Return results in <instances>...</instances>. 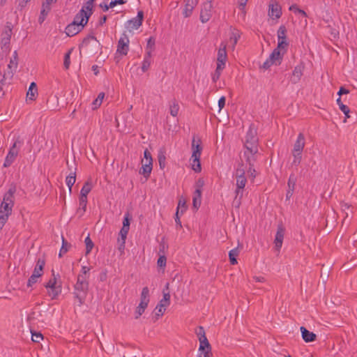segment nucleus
Masks as SVG:
<instances>
[{
  "mask_svg": "<svg viewBox=\"0 0 357 357\" xmlns=\"http://www.w3.org/2000/svg\"><path fill=\"white\" fill-rule=\"evenodd\" d=\"M89 290V282L83 276H77V282L74 285V296L79 303V305L84 303Z\"/></svg>",
  "mask_w": 357,
  "mask_h": 357,
  "instance_id": "f257e3e1",
  "label": "nucleus"
},
{
  "mask_svg": "<svg viewBox=\"0 0 357 357\" xmlns=\"http://www.w3.org/2000/svg\"><path fill=\"white\" fill-rule=\"evenodd\" d=\"M196 140L195 138L193 137L192 141V153L190 158L192 169L195 172H200L202 170L201 163H200V157L202 151V147L200 144L201 141L198 139L197 144H195Z\"/></svg>",
  "mask_w": 357,
  "mask_h": 357,
  "instance_id": "f03ea898",
  "label": "nucleus"
},
{
  "mask_svg": "<svg viewBox=\"0 0 357 357\" xmlns=\"http://www.w3.org/2000/svg\"><path fill=\"white\" fill-rule=\"evenodd\" d=\"M16 190L15 187L10 188L3 195V200L0 205V211L3 213L10 215L14 206V194Z\"/></svg>",
  "mask_w": 357,
  "mask_h": 357,
  "instance_id": "7ed1b4c3",
  "label": "nucleus"
},
{
  "mask_svg": "<svg viewBox=\"0 0 357 357\" xmlns=\"http://www.w3.org/2000/svg\"><path fill=\"white\" fill-rule=\"evenodd\" d=\"M23 144V141L20 139V137H18L14 142L13 146L10 149L4 163L3 167H8L11 165V164L14 162L15 160V158L18 155L19 149L20 146Z\"/></svg>",
  "mask_w": 357,
  "mask_h": 357,
  "instance_id": "20e7f679",
  "label": "nucleus"
},
{
  "mask_svg": "<svg viewBox=\"0 0 357 357\" xmlns=\"http://www.w3.org/2000/svg\"><path fill=\"white\" fill-rule=\"evenodd\" d=\"M244 149H258V138L257 131L254 128L250 127L246 133L244 142Z\"/></svg>",
  "mask_w": 357,
  "mask_h": 357,
  "instance_id": "39448f33",
  "label": "nucleus"
},
{
  "mask_svg": "<svg viewBox=\"0 0 357 357\" xmlns=\"http://www.w3.org/2000/svg\"><path fill=\"white\" fill-rule=\"evenodd\" d=\"M236 189H235V198L233 204L238 208L241 204V200L243 195V190L247 183L246 177H241L236 178Z\"/></svg>",
  "mask_w": 357,
  "mask_h": 357,
  "instance_id": "423d86ee",
  "label": "nucleus"
},
{
  "mask_svg": "<svg viewBox=\"0 0 357 357\" xmlns=\"http://www.w3.org/2000/svg\"><path fill=\"white\" fill-rule=\"evenodd\" d=\"M149 303V289L147 287L142 289L140 303L135 311V319H138L144 312Z\"/></svg>",
  "mask_w": 357,
  "mask_h": 357,
  "instance_id": "0eeeda50",
  "label": "nucleus"
},
{
  "mask_svg": "<svg viewBox=\"0 0 357 357\" xmlns=\"http://www.w3.org/2000/svg\"><path fill=\"white\" fill-rule=\"evenodd\" d=\"M213 4L211 0H207L204 3L200 11V20L202 23H206L212 17Z\"/></svg>",
  "mask_w": 357,
  "mask_h": 357,
  "instance_id": "6e6552de",
  "label": "nucleus"
},
{
  "mask_svg": "<svg viewBox=\"0 0 357 357\" xmlns=\"http://www.w3.org/2000/svg\"><path fill=\"white\" fill-rule=\"evenodd\" d=\"M129 43L130 40L128 35L123 33L118 41L117 52L123 56L127 55L129 51Z\"/></svg>",
  "mask_w": 357,
  "mask_h": 357,
  "instance_id": "1a4fd4ad",
  "label": "nucleus"
},
{
  "mask_svg": "<svg viewBox=\"0 0 357 357\" xmlns=\"http://www.w3.org/2000/svg\"><path fill=\"white\" fill-rule=\"evenodd\" d=\"M284 234L285 228L283 226L282 223L278 224L274 240L275 250L278 252H280V248H282Z\"/></svg>",
  "mask_w": 357,
  "mask_h": 357,
  "instance_id": "9d476101",
  "label": "nucleus"
},
{
  "mask_svg": "<svg viewBox=\"0 0 357 357\" xmlns=\"http://www.w3.org/2000/svg\"><path fill=\"white\" fill-rule=\"evenodd\" d=\"M144 13L140 10L137 13V17L128 20L126 24V27L129 31L137 29L142 24Z\"/></svg>",
  "mask_w": 357,
  "mask_h": 357,
  "instance_id": "9b49d317",
  "label": "nucleus"
},
{
  "mask_svg": "<svg viewBox=\"0 0 357 357\" xmlns=\"http://www.w3.org/2000/svg\"><path fill=\"white\" fill-rule=\"evenodd\" d=\"M259 155L258 149H247L243 151V158L246 164L249 166H255V162L257 161Z\"/></svg>",
  "mask_w": 357,
  "mask_h": 357,
  "instance_id": "f8f14e48",
  "label": "nucleus"
},
{
  "mask_svg": "<svg viewBox=\"0 0 357 357\" xmlns=\"http://www.w3.org/2000/svg\"><path fill=\"white\" fill-rule=\"evenodd\" d=\"M227 45L224 43L220 44L218 52L217 65L225 67V63L227 59V54L226 50Z\"/></svg>",
  "mask_w": 357,
  "mask_h": 357,
  "instance_id": "ddd939ff",
  "label": "nucleus"
},
{
  "mask_svg": "<svg viewBox=\"0 0 357 357\" xmlns=\"http://www.w3.org/2000/svg\"><path fill=\"white\" fill-rule=\"evenodd\" d=\"M197 3L198 0H185V7L183 11V15L185 17H188L192 15Z\"/></svg>",
  "mask_w": 357,
  "mask_h": 357,
  "instance_id": "4468645a",
  "label": "nucleus"
},
{
  "mask_svg": "<svg viewBox=\"0 0 357 357\" xmlns=\"http://www.w3.org/2000/svg\"><path fill=\"white\" fill-rule=\"evenodd\" d=\"M286 52L282 51L280 49H274L272 53L270 54L268 59L275 65H280L281 63L282 57Z\"/></svg>",
  "mask_w": 357,
  "mask_h": 357,
  "instance_id": "2eb2a0df",
  "label": "nucleus"
},
{
  "mask_svg": "<svg viewBox=\"0 0 357 357\" xmlns=\"http://www.w3.org/2000/svg\"><path fill=\"white\" fill-rule=\"evenodd\" d=\"M83 27H82V24L71 22L66 26V33L68 36H73L77 34L79 31H81Z\"/></svg>",
  "mask_w": 357,
  "mask_h": 357,
  "instance_id": "dca6fc26",
  "label": "nucleus"
},
{
  "mask_svg": "<svg viewBox=\"0 0 357 357\" xmlns=\"http://www.w3.org/2000/svg\"><path fill=\"white\" fill-rule=\"evenodd\" d=\"M12 35V29L9 26L6 27L1 35V47H8L10 44Z\"/></svg>",
  "mask_w": 357,
  "mask_h": 357,
  "instance_id": "f3484780",
  "label": "nucleus"
},
{
  "mask_svg": "<svg viewBox=\"0 0 357 357\" xmlns=\"http://www.w3.org/2000/svg\"><path fill=\"white\" fill-rule=\"evenodd\" d=\"M305 146V137L303 134L300 133L297 137L296 141L294 143V149L292 152L302 153Z\"/></svg>",
  "mask_w": 357,
  "mask_h": 357,
  "instance_id": "a211bd4d",
  "label": "nucleus"
},
{
  "mask_svg": "<svg viewBox=\"0 0 357 357\" xmlns=\"http://www.w3.org/2000/svg\"><path fill=\"white\" fill-rule=\"evenodd\" d=\"M300 330L301 332L302 338L305 342H311L316 340V334L309 331L305 327L301 326Z\"/></svg>",
  "mask_w": 357,
  "mask_h": 357,
  "instance_id": "6ab92c4d",
  "label": "nucleus"
},
{
  "mask_svg": "<svg viewBox=\"0 0 357 357\" xmlns=\"http://www.w3.org/2000/svg\"><path fill=\"white\" fill-rule=\"evenodd\" d=\"M269 15L278 19L282 15L281 7L277 2H273L269 5Z\"/></svg>",
  "mask_w": 357,
  "mask_h": 357,
  "instance_id": "aec40b11",
  "label": "nucleus"
},
{
  "mask_svg": "<svg viewBox=\"0 0 357 357\" xmlns=\"http://www.w3.org/2000/svg\"><path fill=\"white\" fill-rule=\"evenodd\" d=\"M84 10H80L79 12L75 15L73 21L72 22H75V24H82V27L87 24L89 21V15L86 16L84 14Z\"/></svg>",
  "mask_w": 357,
  "mask_h": 357,
  "instance_id": "412c9836",
  "label": "nucleus"
},
{
  "mask_svg": "<svg viewBox=\"0 0 357 357\" xmlns=\"http://www.w3.org/2000/svg\"><path fill=\"white\" fill-rule=\"evenodd\" d=\"M303 66L301 65L296 66L292 73L291 81L292 83L296 84L299 82L301 76L303 75Z\"/></svg>",
  "mask_w": 357,
  "mask_h": 357,
  "instance_id": "4be33fe9",
  "label": "nucleus"
},
{
  "mask_svg": "<svg viewBox=\"0 0 357 357\" xmlns=\"http://www.w3.org/2000/svg\"><path fill=\"white\" fill-rule=\"evenodd\" d=\"M45 264V261L44 259L39 258L37 260L36 265L35 266V268L33 270V272L32 274L38 276L40 278L43 274V268Z\"/></svg>",
  "mask_w": 357,
  "mask_h": 357,
  "instance_id": "5701e85b",
  "label": "nucleus"
},
{
  "mask_svg": "<svg viewBox=\"0 0 357 357\" xmlns=\"http://www.w3.org/2000/svg\"><path fill=\"white\" fill-rule=\"evenodd\" d=\"M142 167L139 170V174H142L147 179L152 171L153 162H149V164H144V160H142Z\"/></svg>",
  "mask_w": 357,
  "mask_h": 357,
  "instance_id": "b1692460",
  "label": "nucleus"
},
{
  "mask_svg": "<svg viewBox=\"0 0 357 357\" xmlns=\"http://www.w3.org/2000/svg\"><path fill=\"white\" fill-rule=\"evenodd\" d=\"M38 94V89L35 82H31L26 93V99L34 100Z\"/></svg>",
  "mask_w": 357,
  "mask_h": 357,
  "instance_id": "393cba45",
  "label": "nucleus"
},
{
  "mask_svg": "<svg viewBox=\"0 0 357 357\" xmlns=\"http://www.w3.org/2000/svg\"><path fill=\"white\" fill-rule=\"evenodd\" d=\"M18 66V55L17 51L13 52V56L10 58L8 68L15 72Z\"/></svg>",
  "mask_w": 357,
  "mask_h": 357,
  "instance_id": "a878e982",
  "label": "nucleus"
},
{
  "mask_svg": "<svg viewBox=\"0 0 357 357\" xmlns=\"http://www.w3.org/2000/svg\"><path fill=\"white\" fill-rule=\"evenodd\" d=\"M95 0H88L81 10H84V15H89V18L93 13V3Z\"/></svg>",
  "mask_w": 357,
  "mask_h": 357,
  "instance_id": "bb28decb",
  "label": "nucleus"
},
{
  "mask_svg": "<svg viewBox=\"0 0 357 357\" xmlns=\"http://www.w3.org/2000/svg\"><path fill=\"white\" fill-rule=\"evenodd\" d=\"M202 200V190L200 189H197L195 191L193 199H192V206L195 209H198L201 205Z\"/></svg>",
  "mask_w": 357,
  "mask_h": 357,
  "instance_id": "cd10ccee",
  "label": "nucleus"
},
{
  "mask_svg": "<svg viewBox=\"0 0 357 357\" xmlns=\"http://www.w3.org/2000/svg\"><path fill=\"white\" fill-rule=\"evenodd\" d=\"M61 293V284H58L56 286L50 287L49 289H47V294L52 298V299H55Z\"/></svg>",
  "mask_w": 357,
  "mask_h": 357,
  "instance_id": "c85d7f7f",
  "label": "nucleus"
},
{
  "mask_svg": "<svg viewBox=\"0 0 357 357\" xmlns=\"http://www.w3.org/2000/svg\"><path fill=\"white\" fill-rule=\"evenodd\" d=\"M87 202L88 201H87L86 197L79 196V207L77 209V213L79 214L80 216H82L86 211Z\"/></svg>",
  "mask_w": 357,
  "mask_h": 357,
  "instance_id": "c756f323",
  "label": "nucleus"
},
{
  "mask_svg": "<svg viewBox=\"0 0 357 357\" xmlns=\"http://www.w3.org/2000/svg\"><path fill=\"white\" fill-rule=\"evenodd\" d=\"M91 189H92L91 181L88 180L87 181H86L84 183L82 188L81 189L80 196L87 197V195L91 192Z\"/></svg>",
  "mask_w": 357,
  "mask_h": 357,
  "instance_id": "7c9ffc66",
  "label": "nucleus"
},
{
  "mask_svg": "<svg viewBox=\"0 0 357 357\" xmlns=\"http://www.w3.org/2000/svg\"><path fill=\"white\" fill-rule=\"evenodd\" d=\"M241 32L238 30L234 29L231 33L229 38V40L231 42H233L232 47L234 48L235 45L238 43V40L241 38Z\"/></svg>",
  "mask_w": 357,
  "mask_h": 357,
  "instance_id": "2f4dec72",
  "label": "nucleus"
},
{
  "mask_svg": "<svg viewBox=\"0 0 357 357\" xmlns=\"http://www.w3.org/2000/svg\"><path fill=\"white\" fill-rule=\"evenodd\" d=\"M76 181V174L75 172L71 173L69 176H68L66 178V184L69 188V192H72V187L75 183Z\"/></svg>",
  "mask_w": 357,
  "mask_h": 357,
  "instance_id": "473e14b6",
  "label": "nucleus"
},
{
  "mask_svg": "<svg viewBox=\"0 0 357 357\" xmlns=\"http://www.w3.org/2000/svg\"><path fill=\"white\" fill-rule=\"evenodd\" d=\"M70 247V243H68V241L64 238V237L62 236V246L60 249L59 257H61L63 254L66 253L68 251Z\"/></svg>",
  "mask_w": 357,
  "mask_h": 357,
  "instance_id": "72a5a7b5",
  "label": "nucleus"
},
{
  "mask_svg": "<svg viewBox=\"0 0 357 357\" xmlns=\"http://www.w3.org/2000/svg\"><path fill=\"white\" fill-rule=\"evenodd\" d=\"M199 340L200 342V345L206 347V351L204 352V357H210V356L211 355V346L207 338H199Z\"/></svg>",
  "mask_w": 357,
  "mask_h": 357,
  "instance_id": "f704fd0d",
  "label": "nucleus"
},
{
  "mask_svg": "<svg viewBox=\"0 0 357 357\" xmlns=\"http://www.w3.org/2000/svg\"><path fill=\"white\" fill-rule=\"evenodd\" d=\"M179 111L178 104L175 101H172L169 103V112L172 116H176Z\"/></svg>",
  "mask_w": 357,
  "mask_h": 357,
  "instance_id": "c9c22d12",
  "label": "nucleus"
},
{
  "mask_svg": "<svg viewBox=\"0 0 357 357\" xmlns=\"http://www.w3.org/2000/svg\"><path fill=\"white\" fill-rule=\"evenodd\" d=\"M239 254V250L238 248H234L229 251V257L231 264L234 265L237 264L236 257Z\"/></svg>",
  "mask_w": 357,
  "mask_h": 357,
  "instance_id": "e433bc0d",
  "label": "nucleus"
},
{
  "mask_svg": "<svg viewBox=\"0 0 357 357\" xmlns=\"http://www.w3.org/2000/svg\"><path fill=\"white\" fill-rule=\"evenodd\" d=\"M289 46V43L287 41V38L278 40V46L277 49H280L282 51L287 52V47Z\"/></svg>",
  "mask_w": 357,
  "mask_h": 357,
  "instance_id": "4c0bfd02",
  "label": "nucleus"
},
{
  "mask_svg": "<svg viewBox=\"0 0 357 357\" xmlns=\"http://www.w3.org/2000/svg\"><path fill=\"white\" fill-rule=\"evenodd\" d=\"M224 68H225L224 66H221L220 65H217L216 69L212 76V79L214 82H216L219 79L221 73Z\"/></svg>",
  "mask_w": 357,
  "mask_h": 357,
  "instance_id": "58836bf2",
  "label": "nucleus"
},
{
  "mask_svg": "<svg viewBox=\"0 0 357 357\" xmlns=\"http://www.w3.org/2000/svg\"><path fill=\"white\" fill-rule=\"evenodd\" d=\"M287 29L284 25H281L277 32L278 40L287 38Z\"/></svg>",
  "mask_w": 357,
  "mask_h": 357,
  "instance_id": "ea45409f",
  "label": "nucleus"
},
{
  "mask_svg": "<svg viewBox=\"0 0 357 357\" xmlns=\"http://www.w3.org/2000/svg\"><path fill=\"white\" fill-rule=\"evenodd\" d=\"M73 50V48L70 49L64 56L63 66L66 70L69 68L70 65V54Z\"/></svg>",
  "mask_w": 357,
  "mask_h": 357,
  "instance_id": "a19ab883",
  "label": "nucleus"
},
{
  "mask_svg": "<svg viewBox=\"0 0 357 357\" xmlns=\"http://www.w3.org/2000/svg\"><path fill=\"white\" fill-rule=\"evenodd\" d=\"M337 105H339V107H340V110H341V111H342V112H343V113H344V114L347 117H349L348 114H349V107H348L347 105H344V104L342 102L340 97L337 98Z\"/></svg>",
  "mask_w": 357,
  "mask_h": 357,
  "instance_id": "79ce46f5",
  "label": "nucleus"
},
{
  "mask_svg": "<svg viewBox=\"0 0 357 357\" xmlns=\"http://www.w3.org/2000/svg\"><path fill=\"white\" fill-rule=\"evenodd\" d=\"M294 160L292 161V165L298 166L302 160V153L292 152Z\"/></svg>",
  "mask_w": 357,
  "mask_h": 357,
  "instance_id": "37998d69",
  "label": "nucleus"
},
{
  "mask_svg": "<svg viewBox=\"0 0 357 357\" xmlns=\"http://www.w3.org/2000/svg\"><path fill=\"white\" fill-rule=\"evenodd\" d=\"M84 242L86 244V255H87L91 252L94 245L89 236L85 238Z\"/></svg>",
  "mask_w": 357,
  "mask_h": 357,
  "instance_id": "c03bdc74",
  "label": "nucleus"
},
{
  "mask_svg": "<svg viewBox=\"0 0 357 357\" xmlns=\"http://www.w3.org/2000/svg\"><path fill=\"white\" fill-rule=\"evenodd\" d=\"M186 202L185 199H179L178 206H177V211H180L181 213H183L186 210Z\"/></svg>",
  "mask_w": 357,
  "mask_h": 357,
  "instance_id": "a18cd8bd",
  "label": "nucleus"
},
{
  "mask_svg": "<svg viewBox=\"0 0 357 357\" xmlns=\"http://www.w3.org/2000/svg\"><path fill=\"white\" fill-rule=\"evenodd\" d=\"M8 218L9 215L3 213L2 211H0V231L2 229L3 227L7 222Z\"/></svg>",
  "mask_w": 357,
  "mask_h": 357,
  "instance_id": "49530a36",
  "label": "nucleus"
},
{
  "mask_svg": "<svg viewBox=\"0 0 357 357\" xmlns=\"http://www.w3.org/2000/svg\"><path fill=\"white\" fill-rule=\"evenodd\" d=\"M289 10L291 11H294V13H299V14L302 15L303 17L307 16L306 13L304 10L298 8L296 4L291 5L289 7Z\"/></svg>",
  "mask_w": 357,
  "mask_h": 357,
  "instance_id": "de8ad7c7",
  "label": "nucleus"
},
{
  "mask_svg": "<svg viewBox=\"0 0 357 357\" xmlns=\"http://www.w3.org/2000/svg\"><path fill=\"white\" fill-rule=\"evenodd\" d=\"M152 60H149L147 59H144L142 65V70L145 73L146 72L151 63Z\"/></svg>",
  "mask_w": 357,
  "mask_h": 357,
  "instance_id": "09e8293b",
  "label": "nucleus"
},
{
  "mask_svg": "<svg viewBox=\"0 0 357 357\" xmlns=\"http://www.w3.org/2000/svg\"><path fill=\"white\" fill-rule=\"evenodd\" d=\"M234 176L235 178L245 177V169H236Z\"/></svg>",
  "mask_w": 357,
  "mask_h": 357,
  "instance_id": "8fccbe9b",
  "label": "nucleus"
},
{
  "mask_svg": "<svg viewBox=\"0 0 357 357\" xmlns=\"http://www.w3.org/2000/svg\"><path fill=\"white\" fill-rule=\"evenodd\" d=\"M31 339L35 342H40V341L43 339V335L40 333L31 332Z\"/></svg>",
  "mask_w": 357,
  "mask_h": 357,
  "instance_id": "3c124183",
  "label": "nucleus"
},
{
  "mask_svg": "<svg viewBox=\"0 0 357 357\" xmlns=\"http://www.w3.org/2000/svg\"><path fill=\"white\" fill-rule=\"evenodd\" d=\"M165 160H166V158H165V155H164V153H160L158 154V162H159V165L161 169H163L165 167Z\"/></svg>",
  "mask_w": 357,
  "mask_h": 357,
  "instance_id": "603ef678",
  "label": "nucleus"
},
{
  "mask_svg": "<svg viewBox=\"0 0 357 357\" xmlns=\"http://www.w3.org/2000/svg\"><path fill=\"white\" fill-rule=\"evenodd\" d=\"M14 73H15V72H13V70H10L7 68V70L3 73V79L4 80L11 79L12 77H13Z\"/></svg>",
  "mask_w": 357,
  "mask_h": 357,
  "instance_id": "864d4df0",
  "label": "nucleus"
},
{
  "mask_svg": "<svg viewBox=\"0 0 357 357\" xmlns=\"http://www.w3.org/2000/svg\"><path fill=\"white\" fill-rule=\"evenodd\" d=\"M165 310H166V308L158 305L155 309V316H156L157 319L158 317H161L164 314Z\"/></svg>",
  "mask_w": 357,
  "mask_h": 357,
  "instance_id": "5fc2aeb1",
  "label": "nucleus"
},
{
  "mask_svg": "<svg viewBox=\"0 0 357 357\" xmlns=\"http://www.w3.org/2000/svg\"><path fill=\"white\" fill-rule=\"evenodd\" d=\"M296 185V178L294 176H290L288 181V187L291 191H294Z\"/></svg>",
  "mask_w": 357,
  "mask_h": 357,
  "instance_id": "6e6d98bb",
  "label": "nucleus"
},
{
  "mask_svg": "<svg viewBox=\"0 0 357 357\" xmlns=\"http://www.w3.org/2000/svg\"><path fill=\"white\" fill-rule=\"evenodd\" d=\"M56 285H57L56 278L54 274L53 273V278L49 280V282L45 285V287L47 289H49L50 287H54Z\"/></svg>",
  "mask_w": 357,
  "mask_h": 357,
  "instance_id": "4d7b16f0",
  "label": "nucleus"
},
{
  "mask_svg": "<svg viewBox=\"0 0 357 357\" xmlns=\"http://www.w3.org/2000/svg\"><path fill=\"white\" fill-rule=\"evenodd\" d=\"M129 228L123 227L120 230L119 235L121 236L120 240L126 241Z\"/></svg>",
  "mask_w": 357,
  "mask_h": 357,
  "instance_id": "13d9d810",
  "label": "nucleus"
},
{
  "mask_svg": "<svg viewBox=\"0 0 357 357\" xmlns=\"http://www.w3.org/2000/svg\"><path fill=\"white\" fill-rule=\"evenodd\" d=\"M155 48V38L150 37L147 41L146 50H153Z\"/></svg>",
  "mask_w": 357,
  "mask_h": 357,
  "instance_id": "bf43d9fd",
  "label": "nucleus"
},
{
  "mask_svg": "<svg viewBox=\"0 0 357 357\" xmlns=\"http://www.w3.org/2000/svg\"><path fill=\"white\" fill-rule=\"evenodd\" d=\"M90 271V268L89 267H87V266H82V271H81V273H79L77 276H83V278H84V279L87 280V278H88V273Z\"/></svg>",
  "mask_w": 357,
  "mask_h": 357,
  "instance_id": "052dcab7",
  "label": "nucleus"
},
{
  "mask_svg": "<svg viewBox=\"0 0 357 357\" xmlns=\"http://www.w3.org/2000/svg\"><path fill=\"white\" fill-rule=\"evenodd\" d=\"M162 294H163V299H165L167 301H170V294H169V283H167L166 286H165V289H163V291H162Z\"/></svg>",
  "mask_w": 357,
  "mask_h": 357,
  "instance_id": "680f3d73",
  "label": "nucleus"
},
{
  "mask_svg": "<svg viewBox=\"0 0 357 357\" xmlns=\"http://www.w3.org/2000/svg\"><path fill=\"white\" fill-rule=\"evenodd\" d=\"M196 334L199 338H204L206 337L205 335L204 329L202 326H199L197 329L196 330Z\"/></svg>",
  "mask_w": 357,
  "mask_h": 357,
  "instance_id": "e2e57ef3",
  "label": "nucleus"
},
{
  "mask_svg": "<svg viewBox=\"0 0 357 357\" xmlns=\"http://www.w3.org/2000/svg\"><path fill=\"white\" fill-rule=\"evenodd\" d=\"M247 172L252 179H254L256 177V170L254 168V166H249Z\"/></svg>",
  "mask_w": 357,
  "mask_h": 357,
  "instance_id": "0e129e2a",
  "label": "nucleus"
},
{
  "mask_svg": "<svg viewBox=\"0 0 357 357\" xmlns=\"http://www.w3.org/2000/svg\"><path fill=\"white\" fill-rule=\"evenodd\" d=\"M38 277L32 274L28 280L27 286L31 287L33 284L37 282Z\"/></svg>",
  "mask_w": 357,
  "mask_h": 357,
  "instance_id": "69168bd1",
  "label": "nucleus"
},
{
  "mask_svg": "<svg viewBox=\"0 0 357 357\" xmlns=\"http://www.w3.org/2000/svg\"><path fill=\"white\" fill-rule=\"evenodd\" d=\"M167 259L165 256H160L157 261V264L159 267H165L166 266Z\"/></svg>",
  "mask_w": 357,
  "mask_h": 357,
  "instance_id": "338daca9",
  "label": "nucleus"
},
{
  "mask_svg": "<svg viewBox=\"0 0 357 357\" xmlns=\"http://www.w3.org/2000/svg\"><path fill=\"white\" fill-rule=\"evenodd\" d=\"M273 64H274L269 59H268L261 66V68L267 70Z\"/></svg>",
  "mask_w": 357,
  "mask_h": 357,
  "instance_id": "774afa93",
  "label": "nucleus"
}]
</instances>
